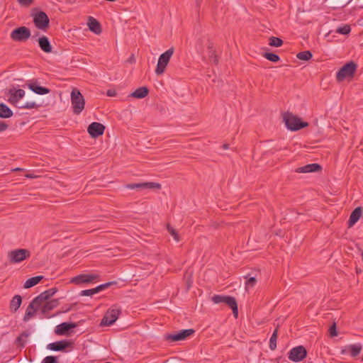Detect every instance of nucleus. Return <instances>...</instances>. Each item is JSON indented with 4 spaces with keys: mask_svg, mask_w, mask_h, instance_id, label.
<instances>
[{
    "mask_svg": "<svg viewBox=\"0 0 363 363\" xmlns=\"http://www.w3.org/2000/svg\"><path fill=\"white\" fill-rule=\"evenodd\" d=\"M322 169V167L317 163H311L305 166L298 167L296 172L298 173L317 172Z\"/></svg>",
    "mask_w": 363,
    "mask_h": 363,
    "instance_id": "6ab92c4d",
    "label": "nucleus"
},
{
    "mask_svg": "<svg viewBox=\"0 0 363 363\" xmlns=\"http://www.w3.org/2000/svg\"><path fill=\"white\" fill-rule=\"evenodd\" d=\"M38 35H39V33L38 32V33H37L33 36V38H34V37H35V36H38Z\"/></svg>",
    "mask_w": 363,
    "mask_h": 363,
    "instance_id": "bf43d9fd",
    "label": "nucleus"
},
{
    "mask_svg": "<svg viewBox=\"0 0 363 363\" xmlns=\"http://www.w3.org/2000/svg\"><path fill=\"white\" fill-rule=\"evenodd\" d=\"M36 311L37 307H35V305L32 302H30L26 311L23 317V321L27 322L31 317L34 315Z\"/></svg>",
    "mask_w": 363,
    "mask_h": 363,
    "instance_id": "cd10ccee",
    "label": "nucleus"
},
{
    "mask_svg": "<svg viewBox=\"0 0 363 363\" xmlns=\"http://www.w3.org/2000/svg\"><path fill=\"white\" fill-rule=\"evenodd\" d=\"M106 94L108 96H115L116 95V91L114 89H108Z\"/></svg>",
    "mask_w": 363,
    "mask_h": 363,
    "instance_id": "3c124183",
    "label": "nucleus"
},
{
    "mask_svg": "<svg viewBox=\"0 0 363 363\" xmlns=\"http://www.w3.org/2000/svg\"><path fill=\"white\" fill-rule=\"evenodd\" d=\"M30 333L28 330L22 332L16 338V343L18 346L23 347L26 342V339L29 337Z\"/></svg>",
    "mask_w": 363,
    "mask_h": 363,
    "instance_id": "c85d7f7f",
    "label": "nucleus"
},
{
    "mask_svg": "<svg viewBox=\"0 0 363 363\" xmlns=\"http://www.w3.org/2000/svg\"><path fill=\"white\" fill-rule=\"evenodd\" d=\"M30 16L35 26L41 30H46L50 27V19L45 12L34 9Z\"/></svg>",
    "mask_w": 363,
    "mask_h": 363,
    "instance_id": "f03ea898",
    "label": "nucleus"
},
{
    "mask_svg": "<svg viewBox=\"0 0 363 363\" xmlns=\"http://www.w3.org/2000/svg\"><path fill=\"white\" fill-rule=\"evenodd\" d=\"M209 51V58L210 60L216 65H218V56L216 55L215 50H213L211 48H210Z\"/></svg>",
    "mask_w": 363,
    "mask_h": 363,
    "instance_id": "c03bdc74",
    "label": "nucleus"
},
{
    "mask_svg": "<svg viewBox=\"0 0 363 363\" xmlns=\"http://www.w3.org/2000/svg\"><path fill=\"white\" fill-rule=\"evenodd\" d=\"M22 303V297L20 295H15L10 301L9 308L12 313L18 311Z\"/></svg>",
    "mask_w": 363,
    "mask_h": 363,
    "instance_id": "393cba45",
    "label": "nucleus"
},
{
    "mask_svg": "<svg viewBox=\"0 0 363 363\" xmlns=\"http://www.w3.org/2000/svg\"><path fill=\"white\" fill-rule=\"evenodd\" d=\"M23 170H24L23 169L19 168V167L12 169V171H23Z\"/></svg>",
    "mask_w": 363,
    "mask_h": 363,
    "instance_id": "4d7b16f0",
    "label": "nucleus"
},
{
    "mask_svg": "<svg viewBox=\"0 0 363 363\" xmlns=\"http://www.w3.org/2000/svg\"><path fill=\"white\" fill-rule=\"evenodd\" d=\"M149 94V89L147 86H141L130 94V96L135 99H143Z\"/></svg>",
    "mask_w": 363,
    "mask_h": 363,
    "instance_id": "b1692460",
    "label": "nucleus"
},
{
    "mask_svg": "<svg viewBox=\"0 0 363 363\" xmlns=\"http://www.w3.org/2000/svg\"><path fill=\"white\" fill-rule=\"evenodd\" d=\"M26 177L29 178V179H34V178H37L38 176H36L33 174H26Z\"/></svg>",
    "mask_w": 363,
    "mask_h": 363,
    "instance_id": "864d4df0",
    "label": "nucleus"
},
{
    "mask_svg": "<svg viewBox=\"0 0 363 363\" xmlns=\"http://www.w3.org/2000/svg\"><path fill=\"white\" fill-rule=\"evenodd\" d=\"M13 116L12 110L5 104L0 103V118H9Z\"/></svg>",
    "mask_w": 363,
    "mask_h": 363,
    "instance_id": "a878e982",
    "label": "nucleus"
},
{
    "mask_svg": "<svg viewBox=\"0 0 363 363\" xmlns=\"http://www.w3.org/2000/svg\"><path fill=\"white\" fill-rule=\"evenodd\" d=\"M121 313V310L120 308L108 309L102 318L100 325L102 326H109L113 325L118 318Z\"/></svg>",
    "mask_w": 363,
    "mask_h": 363,
    "instance_id": "9d476101",
    "label": "nucleus"
},
{
    "mask_svg": "<svg viewBox=\"0 0 363 363\" xmlns=\"http://www.w3.org/2000/svg\"><path fill=\"white\" fill-rule=\"evenodd\" d=\"M125 187L130 189H136L138 191L145 189H161V184L157 182H143V183H133L128 184Z\"/></svg>",
    "mask_w": 363,
    "mask_h": 363,
    "instance_id": "2eb2a0df",
    "label": "nucleus"
},
{
    "mask_svg": "<svg viewBox=\"0 0 363 363\" xmlns=\"http://www.w3.org/2000/svg\"><path fill=\"white\" fill-rule=\"evenodd\" d=\"M9 127V125L4 121H0V132L5 131Z\"/></svg>",
    "mask_w": 363,
    "mask_h": 363,
    "instance_id": "8fccbe9b",
    "label": "nucleus"
},
{
    "mask_svg": "<svg viewBox=\"0 0 363 363\" xmlns=\"http://www.w3.org/2000/svg\"><path fill=\"white\" fill-rule=\"evenodd\" d=\"M361 256H362V261H363V251H362V252H361Z\"/></svg>",
    "mask_w": 363,
    "mask_h": 363,
    "instance_id": "13d9d810",
    "label": "nucleus"
},
{
    "mask_svg": "<svg viewBox=\"0 0 363 363\" xmlns=\"http://www.w3.org/2000/svg\"><path fill=\"white\" fill-rule=\"evenodd\" d=\"M78 326L77 323L64 322L57 325L55 328V333L57 335H69L71 330Z\"/></svg>",
    "mask_w": 363,
    "mask_h": 363,
    "instance_id": "4468645a",
    "label": "nucleus"
},
{
    "mask_svg": "<svg viewBox=\"0 0 363 363\" xmlns=\"http://www.w3.org/2000/svg\"><path fill=\"white\" fill-rule=\"evenodd\" d=\"M71 103L74 114H79L84 108L85 100L80 91L74 88L71 92Z\"/></svg>",
    "mask_w": 363,
    "mask_h": 363,
    "instance_id": "39448f33",
    "label": "nucleus"
},
{
    "mask_svg": "<svg viewBox=\"0 0 363 363\" xmlns=\"http://www.w3.org/2000/svg\"><path fill=\"white\" fill-rule=\"evenodd\" d=\"M18 3L23 6H28L33 4V0H18Z\"/></svg>",
    "mask_w": 363,
    "mask_h": 363,
    "instance_id": "09e8293b",
    "label": "nucleus"
},
{
    "mask_svg": "<svg viewBox=\"0 0 363 363\" xmlns=\"http://www.w3.org/2000/svg\"><path fill=\"white\" fill-rule=\"evenodd\" d=\"M329 333H330V335L331 337H336V336H337L338 333H337V325H336V323L335 322L330 327Z\"/></svg>",
    "mask_w": 363,
    "mask_h": 363,
    "instance_id": "a18cd8bd",
    "label": "nucleus"
},
{
    "mask_svg": "<svg viewBox=\"0 0 363 363\" xmlns=\"http://www.w3.org/2000/svg\"><path fill=\"white\" fill-rule=\"evenodd\" d=\"M43 279V276H41V275L29 278L26 281L23 286L25 289H28V288L33 287V286H35L36 284H38Z\"/></svg>",
    "mask_w": 363,
    "mask_h": 363,
    "instance_id": "bb28decb",
    "label": "nucleus"
},
{
    "mask_svg": "<svg viewBox=\"0 0 363 363\" xmlns=\"http://www.w3.org/2000/svg\"><path fill=\"white\" fill-rule=\"evenodd\" d=\"M307 356L306 349L302 346H296L293 347L288 352V358L294 362H299L305 359Z\"/></svg>",
    "mask_w": 363,
    "mask_h": 363,
    "instance_id": "9b49d317",
    "label": "nucleus"
},
{
    "mask_svg": "<svg viewBox=\"0 0 363 363\" xmlns=\"http://www.w3.org/2000/svg\"><path fill=\"white\" fill-rule=\"evenodd\" d=\"M89 30L96 35L101 33L102 29L100 23L94 18L89 16L87 23Z\"/></svg>",
    "mask_w": 363,
    "mask_h": 363,
    "instance_id": "412c9836",
    "label": "nucleus"
},
{
    "mask_svg": "<svg viewBox=\"0 0 363 363\" xmlns=\"http://www.w3.org/2000/svg\"><path fill=\"white\" fill-rule=\"evenodd\" d=\"M99 279V275L98 274H82L72 278L70 282L79 285L82 284L91 283L94 280H98Z\"/></svg>",
    "mask_w": 363,
    "mask_h": 363,
    "instance_id": "ddd939ff",
    "label": "nucleus"
},
{
    "mask_svg": "<svg viewBox=\"0 0 363 363\" xmlns=\"http://www.w3.org/2000/svg\"><path fill=\"white\" fill-rule=\"evenodd\" d=\"M256 282H257V280H256V279L255 277H250L246 281L245 288L248 289V288L253 287L255 285Z\"/></svg>",
    "mask_w": 363,
    "mask_h": 363,
    "instance_id": "de8ad7c7",
    "label": "nucleus"
},
{
    "mask_svg": "<svg viewBox=\"0 0 363 363\" xmlns=\"http://www.w3.org/2000/svg\"><path fill=\"white\" fill-rule=\"evenodd\" d=\"M74 342L72 340H62L55 342L49 343L47 349L55 352H67L68 348L72 349Z\"/></svg>",
    "mask_w": 363,
    "mask_h": 363,
    "instance_id": "1a4fd4ad",
    "label": "nucleus"
},
{
    "mask_svg": "<svg viewBox=\"0 0 363 363\" xmlns=\"http://www.w3.org/2000/svg\"><path fill=\"white\" fill-rule=\"evenodd\" d=\"M44 301H46L45 299H44V297H43V295L39 294L38 296L34 298L33 301H31L35 307H38L40 306Z\"/></svg>",
    "mask_w": 363,
    "mask_h": 363,
    "instance_id": "a19ab883",
    "label": "nucleus"
},
{
    "mask_svg": "<svg viewBox=\"0 0 363 363\" xmlns=\"http://www.w3.org/2000/svg\"><path fill=\"white\" fill-rule=\"evenodd\" d=\"M57 291V289L56 287H53L51 289H49L48 290H45V291L42 292L40 294L43 295V297H44V299L48 301L50 298H51L54 294Z\"/></svg>",
    "mask_w": 363,
    "mask_h": 363,
    "instance_id": "f704fd0d",
    "label": "nucleus"
},
{
    "mask_svg": "<svg viewBox=\"0 0 363 363\" xmlns=\"http://www.w3.org/2000/svg\"><path fill=\"white\" fill-rule=\"evenodd\" d=\"M28 87L34 93L39 94V95H44L49 94L50 92V89L45 87L41 86L38 84L37 81H30L28 84Z\"/></svg>",
    "mask_w": 363,
    "mask_h": 363,
    "instance_id": "f3484780",
    "label": "nucleus"
},
{
    "mask_svg": "<svg viewBox=\"0 0 363 363\" xmlns=\"http://www.w3.org/2000/svg\"><path fill=\"white\" fill-rule=\"evenodd\" d=\"M362 349V346L361 344H354V345H350L346 348L342 350L341 354H345L347 351V350H349L350 352V355L353 357H357L361 352Z\"/></svg>",
    "mask_w": 363,
    "mask_h": 363,
    "instance_id": "5701e85b",
    "label": "nucleus"
},
{
    "mask_svg": "<svg viewBox=\"0 0 363 363\" xmlns=\"http://www.w3.org/2000/svg\"><path fill=\"white\" fill-rule=\"evenodd\" d=\"M357 65L354 61H350L344 65L337 72L336 79L338 82H343L346 78L354 77Z\"/></svg>",
    "mask_w": 363,
    "mask_h": 363,
    "instance_id": "20e7f679",
    "label": "nucleus"
},
{
    "mask_svg": "<svg viewBox=\"0 0 363 363\" xmlns=\"http://www.w3.org/2000/svg\"><path fill=\"white\" fill-rule=\"evenodd\" d=\"M313 57V54L309 50L302 51L296 55V57L301 60L308 61Z\"/></svg>",
    "mask_w": 363,
    "mask_h": 363,
    "instance_id": "2f4dec72",
    "label": "nucleus"
},
{
    "mask_svg": "<svg viewBox=\"0 0 363 363\" xmlns=\"http://www.w3.org/2000/svg\"><path fill=\"white\" fill-rule=\"evenodd\" d=\"M41 106V104H37L34 101H27L26 103H20L19 106H17V108H26V109H30V108H36L38 109L39 107Z\"/></svg>",
    "mask_w": 363,
    "mask_h": 363,
    "instance_id": "7c9ffc66",
    "label": "nucleus"
},
{
    "mask_svg": "<svg viewBox=\"0 0 363 363\" xmlns=\"http://www.w3.org/2000/svg\"><path fill=\"white\" fill-rule=\"evenodd\" d=\"M263 57H265L269 61H271L272 62H277L280 60V57L278 55L270 52H265L263 53Z\"/></svg>",
    "mask_w": 363,
    "mask_h": 363,
    "instance_id": "473e14b6",
    "label": "nucleus"
},
{
    "mask_svg": "<svg viewBox=\"0 0 363 363\" xmlns=\"http://www.w3.org/2000/svg\"><path fill=\"white\" fill-rule=\"evenodd\" d=\"M31 36L30 30L26 26H20L11 33V38L16 42H25Z\"/></svg>",
    "mask_w": 363,
    "mask_h": 363,
    "instance_id": "0eeeda50",
    "label": "nucleus"
},
{
    "mask_svg": "<svg viewBox=\"0 0 363 363\" xmlns=\"http://www.w3.org/2000/svg\"><path fill=\"white\" fill-rule=\"evenodd\" d=\"M6 95L9 96L8 101L17 107V106H19L20 100L25 96V91L21 89H17L15 87H12L8 90Z\"/></svg>",
    "mask_w": 363,
    "mask_h": 363,
    "instance_id": "f8f14e48",
    "label": "nucleus"
},
{
    "mask_svg": "<svg viewBox=\"0 0 363 363\" xmlns=\"http://www.w3.org/2000/svg\"><path fill=\"white\" fill-rule=\"evenodd\" d=\"M193 272L191 270L187 269L185 274L184 275V278L186 279V290H189L192 285V279L191 275Z\"/></svg>",
    "mask_w": 363,
    "mask_h": 363,
    "instance_id": "c9c22d12",
    "label": "nucleus"
},
{
    "mask_svg": "<svg viewBox=\"0 0 363 363\" xmlns=\"http://www.w3.org/2000/svg\"><path fill=\"white\" fill-rule=\"evenodd\" d=\"M130 63H134L135 62V58L133 54L131 55V56L127 60Z\"/></svg>",
    "mask_w": 363,
    "mask_h": 363,
    "instance_id": "603ef678",
    "label": "nucleus"
},
{
    "mask_svg": "<svg viewBox=\"0 0 363 363\" xmlns=\"http://www.w3.org/2000/svg\"><path fill=\"white\" fill-rule=\"evenodd\" d=\"M363 212V208L361 206L355 208L351 213L348 220V227L353 226L361 218Z\"/></svg>",
    "mask_w": 363,
    "mask_h": 363,
    "instance_id": "a211bd4d",
    "label": "nucleus"
},
{
    "mask_svg": "<svg viewBox=\"0 0 363 363\" xmlns=\"http://www.w3.org/2000/svg\"><path fill=\"white\" fill-rule=\"evenodd\" d=\"M177 359V357H171L169 359H168L167 362L168 363H175Z\"/></svg>",
    "mask_w": 363,
    "mask_h": 363,
    "instance_id": "5fc2aeb1",
    "label": "nucleus"
},
{
    "mask_svg": "<svg viewBox=\"0 0 363 363\" xmlns=\"http://www.w3.org/2000/svg\"><path fill=\"white\" fill-rule=\"evenodd\" d=\"M105 128L102 123L93 122L89 125L87 131L92 138H96L104 134Z\"/></svg>",
    "mask_w": 363,
    "mask_h": 363,
    "instance_id": "dca6fc26",
    "label": "nucleus"
},
{
    "mask_svg": "<svg viewBox=\"0 0 363 363\" xmlns=\"http://www.w3.org/2000/svg\"><path fill=\"white\" fill-rule=\"evenodd\" d=\"M167 230L177 242L179 241V235L173 227L170 225H167Z\"/></svg>",
    "mask_w": 363,
    "mask_h": 363,
    "instance_id": "79ce46f5",
    "label": "nucleus"
},
{
    "mask_svg": "<svg viewBox=\"0 0 363 363\" xmlns=\"http://www.w3.org/2000/svg\"><path fill=\"white\" fill-rule=\"evenodd\" d=\"M41 363H59L57 357L56 356H47L45 357Z\"/></svg>",
    "mask_w": 363,
    "mask_h": 363,
    "instance_id": "37998d69",
    "label": "nucleus"
},
{
    "mask_svg": "<svg viewBox=\"0 0 363 363\" xmlns=\"http://www.w3.org/2000/svg\"><path fill=\"white\" fill-rule=\"evenodd\" d=\"M97 293L98 291L96 290V288L95 287L91 289L82 290L81 291L79 295L82 296H91Z\"/></svg>",
    "mask_w": 363,
    "mask_h": 363,
    "instance_id": "58836bf2",
    "label": "nucleus"
},
{
    "mask_svg": "<svg viewBox=\"0 0 363 363\" xmlns=\"http://www.w3.org/2000/svg\"><path fill=\"white\" fill-rule=\"evenodd\" d=\"M174 51V48H170L166 52L160 55L155 69V73L157 75H161L164 72L166 67L168 65Z\"/></svg>",
    "mask_w": 363,
    "mask_h": 363,
    "instance_id": "423d86ee",
    "label": "nucleus"
},
{
    "mask_svg": "<svg viewBox=\"0 0 363 363\" xmlns=\"http://www.w3.org/2000/svg\"><path fill=\"white\" fill-rule=\"evenodd\" d=\"M40 48L46 53H50L52 50V47L47 36L43 35L38 39Z\"/></svg>",
    "mask_w": 363,
    "mask_h": 363,
    "instance_id": "aec40b11",
    "label": "nucleus"
},
{
    "mask_svg": "<svg viewBox=\"0 0 363 363\" xmlns=\"http://www.w3.org/2000/svg\"><path fill=\"white\" fill-rule=\"evenodd\" d=\"M166 339L172 342L182 340V330L179 331L177 334L167 335Z\"/></svg>",
    "mask_w": 363,
    "mask_h": 363,
    "instance_id": "e433bc0d",
    "label": "nucleus"
},
{
    "mask_svg": "<svg viewBox=\"0 0 363 363\" xmlns=\"http://www.w3.org/2000/svg\"><path fill=\"white\" fill-rule=\"evenodd\" d=\"M11 263H18L30 257V252L27 249L11 250L8 255Z\"/></svg>",
    "mask_w": 363,
    "mask_h": 363,
    "instance_id": "6e6552de",
    "label": "nucleus"
},
{
    "mask_svg": "<svg viewBox=\"0 0 363 363\" xmlns=\"http://www.w3.org/2000/svg\"><path fill=\"white\" fill-rule=\"evenodd\" d=\"M211 301L215 304L225 303L233 311V314L235 318L238 316V306L235 298L230 296H224L216 294L211 297Z\"/></svg>",
    "mask_w": 363,
    "mask_h": 363,
    "instance_id": "7ed1b4c3",
    "label": "nucleus"
},
{
    "mask_svg": "<svg viewBox=\"0 0 363 363\" xmlns=\"http://www.w3.org/2000/svg\"><path fill=\"white\" fill-rule=\"evenodd\" d=\"M60 304L58 299H52L47 301L45 303L41 308V312L43 314L46 315L50 311L57 307Z\"/></svg>",
    "mask_w": 363,
    "mask_h": 363,
    "instance_id": "4be33fe9",
    "label": "nucleus"
},
{
    "mask_svg": "<svg viewBox=\"0 0 363 363\" xmlns=\"http://www.w3.org/2000/svg\"><path fill=\"white\" fill-rule=\"evenodd\" d=\"M195 332L196 331L194 329H183V340H185L189 336L193 335Z\"/></svg>",
    "mask_w": 363,
    "mask_h": 363,
    "instance_id": "49530a36",
    "label": "nucleus"
},
{
    "mask_svg": "<svg viewBox=\"0 0 363 363\" xmlns=\"http://www.w3.org/2000/svg\"><path fill=\"white\" fill-rule=\"evenodd\" d=\"M283 120L286 128L291 131H297L308 126V122L303 121L300 118L292 113L286 112L283 115Z\"/></svg>",
    "mask_w": 363,
    "mask_h": 363,
    "instance_id": "f257e3e1",
    "label": "nucleus"
},
{
    "mask_svg": "<svg viewBox=\"0 0 363 363\" xmlns=\"http://www.w3.org/2000/svg\"><path fill=\"white\" fill-rule=\"evenodd\" d=\"M221 147L223 149V150H228L229 149V144L228 143H225L223 144Z\"/></svg>",
    "mask_w": 363,
    "mask_h": 363,
    "instance_id": "6e6d98bb",
    "label": "nucleus"
},
{
    "mask_svg": "<svg viewBox=\"0 0 363 363\" xmlns=\"http://www.w3.org/2000/svg\"><path fill=\"white\" fill-rule=\"evenodd\" d=\"M116 281H109V282H107V283H105V284H100L99 286H97L96 288V290L99 292L103 291V290H105L106 289H108L109 286H113V285H115L116 284Z\"/></svg>",
    "mask_w": 363,
    "mask_h": 363,
    "instance_id": "4c0bfd02",
    "label": "nucleus"
},
{
    "mask_svg": "<svg viewBox=\"0 0 363 363\" xmlns=\"http://www.w3.org/2000/svg\"><path fill=\"white\" fill-rule=\"evenodd\" d=\"M279 327V325H278L270 337L269 348L271 350H274L277 348V340L278 337Z\"/></svg>",
    "mask_w": 363,
    "mask_h": 363,
    "instance_id": "c756f323",
    "label": "nucleus"
},
{
    "mask_svg": "<svg viewBox=\"0 0 363 363\" xmlns=\"http://www.w3.org/2000/svg\"><path fill=\"white\" fill-rule=\"evenodd\" d=\"M351 28L349 25H345L344 26L339 27L336 32L342 35H347L350 33Z\"/></svg>",
    "mask_w": 363,
    "mask_h": 363,
    "instance_id": "ea45409f",
    "label": "nucleus"
},
{
    "mask_svg": "<svg viewBox=\"0 0 363 363\" xmlns=\"http://www.w3.org/2000/svg\"><path fill=\"white\" fill-rule=\"evenodd\" d=\"M284 43V41L277 37L272 36L269 39V45L272 47H281Z\"/></svg>",
    "mask_w": 363,
    "mask_h": 363,
    "instance_id": "72a5a7b5",
    "label": "nucleus"
}]
</instances>
